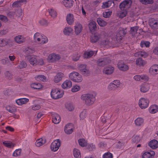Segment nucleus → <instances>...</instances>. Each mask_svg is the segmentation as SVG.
Segmentation results:
<instances>
[{
  "label": "nucleus",
  "mask_w": 158,
  "mask_h": 158,
  "mask_svg": "<svg viewBox=\"0 0 158 158\" xmlns=\"http://www.w3.org/2000/svg\"><path fill=\"white\" fill-rule=\"evenodd\" d=\"M140 79V81H142L146 82L148 80L149 78L147 76H141V78Z\"/></svg>",
  "instance_id": "obj_58"
},
{
  "label": "nucleus",
  "mask_w": 158,
  "mask_h": 158,
  "mask_svg": "<svg viewBox=\"0 0 158 158\" xmlns=\"http://www.w3.org/2000/svg\"><path fill=\"white\" fill-rule=\"evenodd\" d=\"M127 31L124 29L121 30L118 32L116 35V38L118 40L120 41L126 34Z\"/></svg>",
  "instance_id": "obj_6"
},
{
  "label": "nucleus",
  "mask_w": 158,
  "mask_h": 158,
  "mask_svg": "<svg viewBox=\"0 0 158 158\" xmlns=\"http://www.w3.org/2000/svg\"><path fill=\"white\" fill-rule=\"evenodd\" d=\"M143 158H152L151 155L149 152H146L143 155Z\"/></svg>",
  "instance_id": "obj_49"
},
{
  "label": "nucleus",
  "mask_w": 158,
  "mask_h": 158,
  "mask_svg": "<svg viewBox=\"0 0 158 158\" xmlns=\"http://www.w3.org/2000/svg\"><path fill=\"white\" fill-rule=\"evenodd\" d=\"M81 98L82 100L85 101V104L89 106L92 104L95 100L94 95L90 94H83L81 96Z\"/></svg>",
  "instance_id": "obj_1"
},
{
  "label": "nucleus",
  "mask_w": 158,
  "mask_h": 158,
  "mask_svg": "<svg viewBox=\"0 0 158 158\" xmlns=\"http://www.w3.org/2000/svg\"><path fill=\"white\" fill-rule=\"evenodd\" d=\"M72 124L71 123H69L66 125L65 127L64 131L67 134H70L72 133L73 131Z\"/></svg>",
  "instance_id": "obj_9"
},
{
  "label": "nucleus",
  "mask_w": 158,
  "mask_h": 158,
  "mask_svg": "<svg viewBox=\"0 0 158 158\" xmlns=\"http://www.w3.org/2000/svg\"><path fill=\"white\" fill-rule=\"evenodd\" d=\"M49 13L50 15L53 18H55L56 16V13L53 10H51L49 11Z\"/></svg>",
  "instance_id": "obj_57"
},
{
  "label": "nucleus",
  "mask_w": 158,
  "mask_h": 158,
  "mask_svg": "<svg viewBox=\"0 0 158 158\" xmlns=\"http://www.w3.org/2000/svg\"><path fill=\"white\" fill-rule=\"evenodd\" d=\"M139 27L137 26L131 27V34L133 35H135L137 31H138Z\"/></svg>",
  "instance_id": "obj_45"
},
{
  "label": "nucleus",
  "mask_w": 158,
  "mask_h": 158,
  "mask_svg": "<svg viewBox=\"0 0 158 158\" xmlns=\"http://www.w3.org/2000/svg\"><path fill=\"white\" fill-rule=\"evenodd\" d=\"M64 94V92L61 93L59 90L56 89H53L51 93V95L52 98L54 99H57L61 98Z\"/></svg>",
  "instance_id": "obj_3"
},
{
  "label": "nucleus",
  "mask_w": 158,
  "mask_h": 158,
  "mask_svg": "<svg viewBox=\"0 0 158 158\" xmlns=\"http://www.w3.org/2000/svg\"><path fill=\"white\" fill-rule=\"evenodd\" d=\"M66 107L69 111H71L74 109L73 106L70 104H66Z\"/></svg>",
  "instance_id": "obj_55"
},
{
  "label": "nucleus",
  "mask_w": 158,
  "mask_h": 158,
  "mask_svg": "<svg viewBox=\"0 0 158 158\" xmlns=\"http://www.w3.org/2000/svg\"><path fill=\"white\" fill-rule=\"evenodd\" d=\"M43 141V140L42 138L38 139L35 143L36 146L39 147L43 145L44 143L42 142Z\"/></svg>",
  "instance_id": "obj_41"
},
{
  "label": "nucleus",
  "mask_w": 158,
  "mask_h": 158,
  "mask_svg": "<svg viewBox=\"0 0 158 158\" xmlns=\"http://www.w3.org/2000/svg\"><path fill=\"white\" fill-rule=\"evenodd\" d=\"M143 120L142 118H138L135 120V123L136 126H140L143 123Z\"/></svg>",
  "instance_id": "obj_34"
},
{
  "label": "nucleus",
  "mask_w": 158,
  "mask_h": 158,
  "mask_svg": "<svg viewBox=\"0 0 158 158\" xmlns=\"http://www.w3.org/2000/svg\"><path fill=\"white\" fill-rule=\"evenodd\" d=\"M52 122L55 124H58L60 121V116L56 113H54L52 115Z\"/></svg>",
  "instance_id": "obj_15"
},
{
  "label": "nucleus",
  "mask_w": 158,
  "mask_h": 158,
  "mask_svg": "<svg viewBox=\"0 0 158 158\" xmlns=\"http://www.w3.org/2000/svg\"><path fill=\"white\" fill-rule=\"evenodd\" d=\"M72 86V82L69 80H66L62 85V87L64 89L67 88H70Z\"/></svg>",
  "instance_id": "obj_19"
},
{
  "label": "nucleus",
  "mask_w": 158,
  "mask_h": 158,
  "mask_svg": "<svg viewBox=\"0 0 158 158\" xmlns=\"http://www.w3.org/2000/svg\"><path fill=\"white\" fill-rule=\"evenodd\" d=\"M31 87L34 89H39L42 88L41 85L39 83L32 84L31 85Z\"/></svg>",
  "instance_id": "obj_35"
},
{
  "label": "nucleus",
  "mask_w": 158,
  "mask_h": 158,
  "mask_svg": "<svg viewBox=\"0 0 158 158\" xmlns=\"http://www.w3.org/2000/svg\"><path fill=\"white\" fill-rule=\"evenodd\" d=\"M150 26L153 29L158 28V21L154 19H152L149 23Z\"/></svg>",
  "instance_id": "obj_13"
},
{
  "label": "nucleus",
  "mask_w": 158,
  "mask_h": 158,
  "mask_svg": "<svg viewBox=\"0 0 158 158\" xmlns=\"http://www.w3.org/2000/svg\"><path fill=\"white\" fill-rule=\"evenodd\" d=\"M6 110L10 113L12 114L15 113L16 112V110L14 107H11L10 106H7L6 107Z\"/></svg>",
  "instance_id": "obj_31"
},
{
  "label": "nucleus",
  "mask_w": 158,
  "mask_h": 158,
  "mask_svg": "<svg viewBox=\"0 0 158 158\" xmlns=\"http://www.w3.org/2000/svg\"><path fill=\"white\" fill-rule=\"evenodd\" d=\"M21 151V149H16L13 153V156H17L20 155Z\"/></svg>",
  "instance_id": "obj_48"
},
{
  "label": "nucleus",
  "mask_w": 158,
  "mask_h": 158,
  "mask_svg": "<svg viewBox=\"0 0 158 158\" xmlns=\"http://www.w3.org/2000/svg\"><path fill=\"white\" fill-rule=\"evenodd\" d=\"M73 15L71 14L67 15L66 17V20L67 23L69 25H71L74 22Z\"/></svg>",
  "instance_id": "obj_18"
},
{
  "label": "nucleus",
  "mask_w": 158,
  "mask_h": 158,
  "mask_svg": "<svg viewBox=\"0 0 158 158\" xmlns=\"http://www.w3.org/2000/svg\"><path fill=\"white\" fill-rule=\"evenodd\" d=\"M26 2V0H20L19 1H16L14 2L13 4L12 5L13 6L15 7H19L21 6V3H23Z\"/></svg>",
  "instance_id": "obj_29"
},
{
  "label": "nucleus",
  "mask_w": 158,
  "mask_h": 158,
  "mask_svg": "<svg viewBox=\"0 0 158 158\" xmlns=\"http://www.w3.org/2000/svg\"><path fill=\"white\" fill-rule=\"evenodd\" d=\"M124 3H125L127 6V8H130L131 4L132 3V0H125L123 1Z\"/></svg>",
  "instance_id": "obj_47"
},
{
  "label": "nucleus",
  "mask_w": 158,
  "mask_h": 158,
  "mask_svg": "<svg viewBox=\"0 0 158 158\" xmlns=\"http://www.w3.org/2000/svg\"><path fill=\"white\" fill-rule=\"evenodd\" d=\"M114 70V68L111 66H109L105 68L103 72L104 73L107 75L111 74L113 73Z\"/></svg>",
  "instance_id": "obj_8"
},
{
  "label": "nucleus",
  "mask_w": 158,
  "mask_h": 158,
  "mask_svg": "<svg viewBox=\"0 0 158 158\" xmlns=\"http://www.w3.org/2000/svg\"><path fill=\"white\" fill-rule=\"evenodd\" d=\"M150 43L149 41H142L140 43V46L143 47L145 46L146 47H149L150 45Z\"/></svg>",
  "instance_id": "obj_36"
},
{
  "label": "nucleus",
  "mask_w": 158,
  "mask_h": 158,
  "mask_svg": "<svg viewBox=\"0 0 158 158\" xmlns=\"http://www.w3.org/2000/svg\"><path fill=\"white\" fill-rule=\"evenodd\" d=\"M82 25L79 23L77 24L75 26V32L77 35L79 34L82 30Z\"/></svg>",
  "instance_id": "obj_17"
},
{
  "label": "nucleus",
  "mask_w": 158,
  "mask_h": 158,
  "mask_svg": "<svg viewBox=\"0 0 158 158\" xmlns=\"http://www.w3.org/2000/svg\"><path fill=\"white\" fill-rule=\"evenodd\" d=\"M146 63V62L140 58H137L136 60V64L139 66H143Z\"/></svg>",
  "instance_id": "obj_23"
},
{
  "label": "nucleus",
  "mask_w": 158,
  "mask_h": 158,
  "mask_svg": "<svg viewBox=\"0 0 158 158\" xmlns=\"http://www.w3.org/2000/svg\"><path fill=\"white\" fill-rule=\"evenodd\" d=\"M73 155L75 158H80L81 155L79 150L77 149H74L73 150Z\"/></svg>",
  "instance_id": "obj_33"
},
{
  "label": "nucleus",
  "mask_w": 158,
  "mask_h": 158,
  "mask_svg": "<svg viewBox=\"0 0 158 158\" xmlns=\"http://www.w3.org/2000/svg\"><path fill=\"white\" fill-rule=\"evenodd\" d=\"M100 36L97 34H95L94 35L92 36L90 38L91 42L93 43L97 42L99 39Z\"/></svg>",
  "instance_id": "obj_25"
},
{
  "label": "nucleus",
  "mask_w": 158,
  "mask_h": 158,
  "mask_svg": "<svg viewBox=\"0 0 158 158\" xmlns=\"http://www.w3.org/2000/svg\"><path fill=\"white\" fill-rule=\"evenodd\" d=\"M69 77L71 80L75 82H80L82 81L81 76L77 72H73L69 74Z\"/></svg>",
  "instance_id": "obj_2"
},
{
  "label": "nucleus",
  "mask_w": 158,
  "mask_h": 158,
  "mask_svg": "<svg viewBox=\"0 0 158 158\" xmlns=\"http://www.w3.org/2000/svg\"><path fill=\"white\" fill-rule=\"evenodd\" d=\"M149 86L147 84H144L141 85L140 90L143 93H145L149 90Z\"/></svg>",
  "instance_id": "obj_22"
},
{
  "label": "nucleus",
  "mask_w": 158,
  "mask_h": 158,
  "mask_svg": "<svg viewBox=\"0 0 158 158\" xmlns=\"http://www.w3.org/2000/svg\"><path fill=\"white\" fill-rule=\"evenodd\" d=\"M15 40L16 42L18 43L21 44L22 43L24 40L23 37L21 35H18L15 38Z\"/></svg>",
  "instance_id": "obj_32"
},
{
  "label": "nucleus",
  "mask_w": 158,
  "mask_h": 158,
  "mask_svg": "<svg viewBox=\"0 0 158 158\" xmlns=\"http://www.w3.org/2000/svg\"><path fill=\"white\" fill-rule=\"evenodd\" d=\"M142 4H152L153 3V0H139Z\"/></svg>",
  "instance_id": "obj_40"
},
{
  "label": "nucleus",
  "mask_w": 158,
  "mask_h": 158,
  "mask_svg": "<svg viewBox=\"0 0 158 158\" xmlns=\"http://www.w3.org/2000/svg\"><path fill=\"white\" fill-rule=\"evenodd\" d=\"M63 3L64 6L68 8H70L73 6V0H64Z\"/></svg>",
  "instance_id": "obj_20"
},
{
  "label": "nucleus",
  "mask_w": 158,
  "mask_h": 158,
  "mask_svg": "<svg viewBox=\"0 0 158 158\" xmlns=\"http://www.w3.org/2000/svg\"><path fill=\"white\" fill-rule=\"evenodd\" d=\"M118 68L121 70L126 71L128 69V67L125 64L123 61H120L118 62Z\"/></svg>",
  "instance_id": "obj_11"
},
{
  "label": "nucleus",
  "mask_w": 158,
  "mask_h": 158,
  "mask_svg": "<svg viewBox=\"0 0 158 158\" xmlns=\"http://www.w3.org/2000/svg\"><path fill=\"white\" fill-rule=\"evenodd\" d=\"M24 51L26 54H29L33 53L34 52V51L31 49L28 48L27 49H25V50Z\"/></svg>",
  "instance_id": "obj_62"
},
{
  "label": "nucleus",
  "mask_w": 158,
  "mask_h": 158,
  "mask_svg": "<svg viewBox=\"0 0 158 158\" xmlns=\"http://www.w3.org/2000/svg\"><path fill=\"white\" fill-rule=\"evenodd\" d=\"M85 112L82 111L80 114V117L81 120H83L85 118Z\"/></svg>",
  "instance_id": "obj_63"
},
{
  "label": "nucleus",
  "mask_w": 158,
  "mask_h": 158,
  "mask_svg": "<svg viewBox=\"0 0 158 158\" xmlns=\"http://www.w3.org/2000/svg\"><path fill=\"white\" fill-rule=\"evenodd\" d=\"M148 145L152 148H156L158 147V141L156 140L153 139L149 142Z\"/></svg>",
  "instance_id": "obj_16"
},
{
  "label": "nucleus",
  "mask_w": 158,
  "mask_h": 158,
  "mask_svg": "<svg viewBox=\"0 0 158 158\" xmlns=\"http://www.w3.org/2000/svg\"><path fill=\"white\" fill-rule=\"evenodd\" d=\"M94 52L93 51L86 52L85 53L84 58H88L91 57L94 54Z\"/></svg>",
  "instance_id": "obj_38"
},
{
  "label": "nucleus",
  "mask_w": 158,
  "mask_h": 158,
  "mask_svg": "<svg viewBox=\"0 0 158 158\" xmlns=\"http://www.w3.org/2000/svg\"><path fill=\"white\" fill-rule=\"evenodd\" d=\"M97 22L98 24L101 27L105 26L107 24L106 22L100 18H98L97 19Z\"/></svg>",
  "instance_id": "obj_28"
},
{
  "label": "nucleus",
  "mask_w": 158,
  "mask_h": 158,
  "mask_svg": "<svg viewBox=\"0 0 158 158\" xmlns=\"http://www.w3.org/2000/svg\"><path fill=\"white\" fill-rule=\"evenodd\" d=\"M112 155L109 152L105 153L103 155V158H112Z\"/></svg>",
  "instance_id": "obj_50"
},
{
  "label": "nucleus",
  "mask_w": 158,
  "mask_h": 158,
  "mask_svg": "<svg viewBox=\"0 0 158 158\" xmlns=\"http://www.w3.org/2000/svg\"><path fill=\"white\" fill-rule=\"evenodd\" d=\"M60 58V56L58 55L53 54L49 55L48 57V60L51 62H54L58 60Z\"/></svg>",
  "instance_id": "obj_12"
},
{
  "label": "nucleus",
  "mask_w": 158,
  "mask_h": 158,
  "mask_svg": "<svg viewBox=\"0 0 158 158\" xmlns=\"http://www.w3.org/2000/svg\"><path fill=\"white\" fill-rule=\"evenodd\" d=\"M35 78L37 81H41L44 82L46 81V77L43 75H40L37 76Z\"/></svg>",
  "instance_id": "obj_37"
},
{
  "label": "nucleus",
  "mask_w": 158,
  "mask_h": 158,
  "mask_svg": "<svg viewBox=\"0 0 158 158\" xmlns=\"http://www.w3.org/2000/svg\"><path fill=\"white\" fill-rule=\"evenodd\" d=\"M118 87L117 85L114 84V83L110 84L109 86V88L110 89H115Z\"/></svg>",
  "instance_id": "obj_53"
},
{
  "label": "nucleus",
  "mask_w": 158,
  "mask_h": 158,
  "mask_svg": "<svg viewBox=\"0 0 158 158\" xmlns=\"http://www.w3.org/2000/svg\"><path fill=\"white\" fill-rule=\"evenodd\" d=\"M64 74L61 73H59L55 76L54 78V81L56 83H57L61 81L62 79V77Z\"/></svg>",
  "instance_id": "obj_21"
},
{
  "label": "nucleus",
  "mask_w": 158,
  "mask_h": 158,
  "mask_svg": "<svg viewBox=\"0 0 158 158\" xmlns=\"http://www.w3.org/2000/svg\"><path fill=\"white\" fill-rule=\"evenodd\" d=\"M27 64L23 61L21 62L19 65L18 66V68L22 69L25 68L27 66Z\"/></svg>",
  "instance_id": "obj_56"
},
{
  "label": "nucleus",
  "mask_w": 158,
  "mask_h": 158,
  "mask_svg": "<svg viewBox=\"0 0 158 158\" xmlns=\"http://www.w3.org/2000/svg\"><path fill=\"white\" fill-rule=\"evenodd\" d=\"M119 7L121 10H124L125 9H126L127 8H127V6L126 3H124V2H123L120 4Z\"/></svg>",
  "instance_id": "obj_43"
},
{
  "label": "nucleus",
  "mask_w": 158,
  "mask_h": 158,
  "mask_svg": "<svg viewBox=\"0 0 158 158\" xmlns=\"http://www.w3.org/2000/svg\"><path fill=\"white\" fill-rule=\"evenodd\" d=\"M111 11L105 12L103 13V16L106 18L109 17L112 14Z\"/></svg>",
  "instance_id": "obj_54"
},
{
  "label": "nucleus",
  "mask_w": 158,
  "mask_h": 158,
  "mask_svg": "<svg viewBox=\"0 0 158 158\" xmlns=\"http://www.w3.org/2000/svg\"><path fill=\"white\" fill-rule=\"evenodd\" d=\"M88 25L91 32H93L97 30V24L94 21L91 22L89 23Z\"/></svg>",
  "instance_id": "obj_10"
},
{
  "label": "nucleus",
  "mask_w": 158,
  "mask_h": 158,
  "mask_svg": "<svg viewBox=\"0 0 158 158\" xmlns=\"http://www.w3.org/2000/svg\"><path fill=\"white\" fill-rule=\"evenodd\" d=\"M7 42L4 40H0V46H4L7 44Z\"/></svg>",
  "instance_id": "obj_52"
},
{
  "label": "nucleus",
  "mask_w": 158,
  "mask_h": 158,
  "mask_svg": "<svg viewBox=\"0 0 158 158\" xmlns=\"http://www.w3.org/2000/svg\"><path fill=\"white\" fill-rule=\"evenodd\" d=\"M85 70L81 72L82 74L85 76H89L90 74V71L88 69Z\"/></svg>",
  "instance_id": "obj_44"
},
{
  "label": "nucleus",
  "mask_w": 158,
  "mask_h": 158,
  "mask_svg": "<svg viewBox=\"0 0 158 158\" xmlns=\"http://www.w3.org/2000/svg\"><path fill=\"white\" fill-rule=\"evenodd\" d=\"M79 143L81 146L84 147L87 145V143L84 139H78Z\"/></svg>",
  "instance_id": "obj_30"
},
{
  "label": "nucleus",
  "mask_w": 158,
  "mask_h": 158,
  "mask_svg": "<svg viewBox=\"0 0 158 158\" xmlns=\"http://www.w3.org/2000/svg\"><path fill=\"white\" fill-rule=\"evenodd\" d=\"M108 58H102L99 59L97 62V64L99 66L103 67L110 62Z\"/></svg>",
  "instance_id": "obj_4"
},
{
  "label": "nucleus",
  "mask_w": 158,
  "mask_h": 158,
  "mask_svg": "<svg viewBox=\"0 0 158 158\" xmlns=\"http://www.w3.org/2000/svg\"><path fill=\"white\" fill-rule=\"evenodd\" d=\"M73 29L71 27H66L63 31L64 35H69L72 33Z\"/></svg>",
  "instance_id": "obj_24"
},
{
  "label": "nucleus",
  "mask_w": 158,
  "mask_h": 158,
  "mask_svg": "<svg viewBox=\"0 0 158 158\" xmlns=\"http://www.w3.org/2000/svg\"><path fill=\"white\" fill-rule=\"evenodd\" d=\"M80 89L79 86L76 85L74 86L71 89V91L73 92H75L78 91Z\"/></svg>",
  "instance_id": "obj_59"
},
{
  "label": "nucleus",
  "mask_w": 158,
  "mask_h": 158,
  "mask_svg": "<svg viewBox=\"0 0 158 158\" xmlns=\"http://www.w3.org/2000/svg\"><path fill=\"white\" fill-rule=\"evenodd\" d=\"M149 72L152 74L158 73V65L155 64L151 67L149 69Z\"/></svg>",
  "instance_id": "obj_14"
},
{
  "label": "nucleus",
  "mask_w": 158,
  "mask_h": 158,
  "mask_svg": "<svg viewBox=\"0 0 158 158\" xmlns=\"http://www.w3.org/2000/svg\"><path fill=\"white\" fill-rule=\"evenodd\" d=\"M78 68L81 72L83 70H85L87 68L85 64H81L78 67Z\"/></svg>",
  "instance_id": "obj_61"
},
{
  "label": "nucleus",
  "mask_w": 158,
  "mask_h": 158,
  "mask_svg": "<svg viewBox=\"0 0 158 158\" xmlns=\"http://www.w3.org/2000/svg\"><path fill=\"white\" fill-rule=\"evenodd\" d=\"M56 142H53L51 145V148L52 150L55 152L58 150L60 147L59 143L58 144V145H56Z\"/></svg>",
  "instance_id": "obj_27"
},
{
  "label": "nucleus",
  "mask_w": 158,
  "mask_h": 158,
  "mask_svg": "<svg viewBox=\"0 0 158 158\" xmlns=\"http://www.w3.org/2000/svg\"><path fill=\"white\" fill-rule=\"evenodd\" d=\"M140 140L139 136L137 135H134L132 137V141L134 143H138Z\"/></svg>",
  "instance_id": "obj_39"
},
{
  "label": "nucleus",
  "mask_w": 158,
  "mask_h": 158,
  "mask_svg": "<svg viewBox=\"0 0 158 158\" xmlns=\"http://www.w3.org/2000/svg\"><path fill=\"white\" fill-rule=\"evenodd\" d=\"M80 57V55L78 54L75 55L73 57V60L74 61H77L79 60Z\"/></svg>",
  "instance_id": "obj_64"
},
{
  "label": "nucleus",
  "mask_w": 158,
  "mask_h": 158,
  "mask_svg": "<svg viewBox=\"0 0 158 158\" xmlns=\"http://www.w3.org/2000/svg\"><path fill=\"white\" fill-rule=\"evenodd\" d=\"M2 143L5 146L9 148H12L15 145L10 141H4Z\"/></svg>",
  "instance_id": "obj_26"
},
{
  "label": "nucleus",
  "mask_w": 158,
  "mask_h": 158,
  "mask_svg": "<svg viewBox=\"0 0 158 158\" xmlns=\"http://www.w3.org/2000/svg\"><path fill=\"white\" fill-rule=\"evenodd\" d=\"M86 146L87 148L89 151H91L93 149L95 148V146L93 144H89V145L87 144Z\"/></svg>",
  "instance_id": "obj_60"
},
{
  "label": "nucleus",
  "mask_w": 158,
  "mask_h": 158,
  "mask_svg": "<svg viewBox=\"0 0 158 158\" xmlns=\"http://www.w3.org/2000/svg\"><path fill=\"white\" fill-rule=\"evenodd\" d=\"M121 11L119 17L122 18L125 17L127 14V11L125 9L124 10H122Z\"/></svg>",
  "instance_id": "obj_46"
},
{
  "label": "nucleus",
  "mask_w": 158,
  "mask_h": 158,
  "mask_svg": "<svg viewBox=\"0 0 158 158\" xmlns=\"http://www.w3.org/2000/svg\"><path fill=\"white\" fill-rule=\"evenodd\" d=\"M149 101L144 98H142L139 100V104L140 107L142 109H145L148 106Z\"/></svg>",
  "instance_id": "obj_5"
},
{
  "label": "nucleus",
  "mask_w": 158,
  "mask_h": 158,
  "mask_svg": "<svg viewBox=\"0 0 158 158\" xmlns=\"http://www.w3.org/2000/svg\"><path fill=\"white\" fill-rule=\"evenodd\" d=\"M26 58L27 60H29L30 64L33 66H35L37 64V61L36 58L34 57H32L29 55L26 56Z\"/></svg>",
  "instance_id": "obj_7"
},
{
  "label": "nucleus",
  "mask_w": 158,
  "mask_h": 158,
  "mask_svg": "<svg viewBox=\"0 0 158 158\" xmlns=\"http://www.w3.org/2000/svg\"><path fill=\"white\" fill-rule=\"evenodd\" d=\"M153 109L150 111V113L154 114L158 111V106L156 105L152 106Z\"/></svg>",
  "instance_id": "obj_42"
},
{
  "label": "nucleus",
  "mask_w": 158,
  "mask_h": 158,
  "mask_svg": "<svg viewBox=\"0 0 158 158\" xmlns=\"http://www.w3.org/2000/svg\"><path fill=\"white\" fill-rule=\"evenodd\" d=\"M5 74L7 78L9 80L11 79L12 77V74L9 71H6Z\"/></svg>",
  "instance_id": "obj_51"
}]
</instances>
